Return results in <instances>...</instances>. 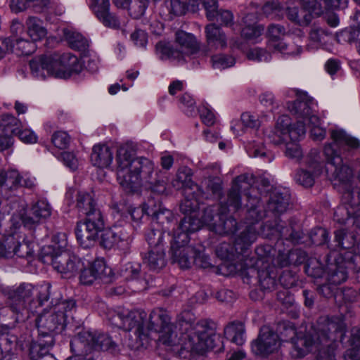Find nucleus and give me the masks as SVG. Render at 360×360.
I'll return each instance as SVG.
<instances>
[{
  "label": "nucleus",
  "instance_id": "1",
  "mask_svg": "<svg viewBox=\"0 0 360 360\" xmlns=\"http://www.w3.org/2000/svg\"><path fill=\"white\" fill-rule=\"evenodd\" d=\"M147 314L143 310L118 309L110 317L112 324L126 331H133L136 342L131 346L138 349L147 347L157 336L159 345L176 353L183 359H191L202 356L210 350H224L221 339L206 320L195 321L193 314L184 311L175 322L163 308H155L150 314L148 326L145 327Z\"/></svg>",
  "mask_w": 360,
  "mask_h": 360
},
{
  "label": "nucleus",
  "instance_id": "2",
  "mask_svg": "<svg viewBox=\"0 0 360 360\" xmlns=\"http://www.w3.org/2000/svg\"><path fill=\"white\" fill-rule=\"evenodd\" d=\"M345 333V325L340 319L319 321L309 328H295L288 325L283 332L286 341L291 345L290 355L301 359L308 354H324L333 348L338 340H342Z\"/></svg>",
  "mask_w": 360,
  "mask_h": 360
},
{
  "label": "nucleus",
  "instance_id": "3",
  "mask_svg": "<svg viewBox=\"0 0 360 360\" xmlns=\"http://www.w3.org/2000/svg\"><path fill=\"white\" fill-rule=\"evenodd\" d=\"M115 161L117 179L125 191L134 192L149 184L155 192H165L166 183L155 178L154 162L148 158L136 156L131 144L127 143L118 148Z\"/></svg>",
  "mask_w": 360,
  "mask_h": 360
},
{
  "label": "nucleus",
  "instance_id": "4",
  "mask_svg": "<svg viewBox=\"0 0 360 360\" xmlns=\"http://www.w3.org/2000/svg\"><path fill=\"white\" fill-rule=\"evenodd\" d=\"M332 142L325 145L323 153L327 162L334 167L333 174L341 183V191H347L353 186V172L352 169L342 163V154L349 149H356L360 146L359 141L341 129L330 130Z\"/></svg>",
  "mask_w": 360,
  "mask_h": 360
},
{
  "label": "nucleus",
  "instance_id": "5",
  "mask_svg": "<svg viewBox=\"0 0 360 360\" xmlns=\"http://www.w3.org/2000/svg\"><path fill=\"white\" fill-rule=\"evenodd\" d=\"M76 207L79 212L86 216L84 221L77 222L75 229L77 240L84 248L93 246L105 226L103 215L96 207L91 193L79 191L77 195Z\"/></svg>",
  "mask_w": 360,
  "mask_h": 360
},
{
  "label": "nucleus",
  "instance_id": "6",
  "mask_svg": "<svg viewBox=\"0 0 360 360\" xmlns=\"http://www.w3.org/2000/svg\"><path fill=\"white\" fill-rule=\"evenodd\" d=\"M32 75L44 79L46 76L67 79L79 73L82 65L70 53H53L36 57L30 62Z\"/></svg>",
  "mask_w": 360,
  "mask_h": 360
},
{
  "label": "nucleus",
  "instance_id": "7",
  "mask_svg": "<svg viewBox=\"0 0 360 360\" xmlns=\"http://www.w3.org/2000/svg\"><path fill=\"white\" fill-rule=\"evenodd\" d=\"M305 133V127L301 122L292 125L291 119L288 115H281L277 120L274 130L267 136L274 144L285 143V155L299 160L302 156V151L297 142Z\"/></svg>",
  "mask_w": 360,
  "mask_h": 360
},
{
  "label": "nucleus",
  "instance_id": "8",
  "mask_svg": "<svg viewBox=\"0 0 360 360\" xmlns=\"http://www.w3.org/2000/svg\"><path fill=\"white\" fill-rule=\"evenodd\" d=\"M71 350L78 355H87L94 351H106L118 354L119 345L106 334L98 332L82 330L75 336L70 342Z\"/></svg>",
  "mask_w": 360,
  "mask_h": 360
},
{
  "label": "nucleus",
  "instance_id": "9",
  "mask_svg": "<svg viewBox=\"0 0 360 360\" xmlns=\"http://www.w3.org/2000/svg\"><path fill=\"white\" fill-rule=\"evenodd\" d=\"M190 238L186 233H174L171 243L172 257L174 262L182 269H188L192 263L196 266L207 269L211 266L207 255L191 246L187 245Z\"/></svg>",
  "mask_w": 360,
  "mask_h": 360
},
{
  "label": "nucleus",
  "instance_id": "10",
  "mask_svg": "<svg viewBox=\"0 0 360 360\" xmlns=\"http://www.w3.org/2000/svg\"><path fill=\"white\" fill-rule=\"evenodd\" d=\"M35 288L30 283H23L18 287H7L2 292L7 297V304L12 313L17 315V319L24 320L30 316L36 307L33 295Z\"/></svg>",
  "mask_w": 360,
  "mask_h": 360
},
{
  "label": "nucleus",
  "instance_id": "11",
  "mask_svg": "<svg viewBox=\"0 0 360 360\" xmlns=\"http://www.w3.org/2000/svg\"><path fill=\"white\" fill-rule=\"evenodd\" d=\"M257 240V232L253 227L242 231L236 238L234 245L228 243H221L216 248V255L222 260L231 262L233 269H236L237 261H242L247 250Z\"/></svg>",
  "mask_w": 360,
  "mask_h": 360
},
{
  "label": "nucleus",
  "instance_id": "12",
  "mask_svg": "<svg viewBox=\"0 0 360 360\" xmlns=\"http://www.w3.org/2000/svg\"><path fill=\"white\" fill-rule=\"evenodd\" d=\"M175 41L179 47V51L174 50L169 44L163 42H159L156 44V51L160 54L162 59L178 58L179 52L191 56L198 53L200 50V43L195 37L185 31H176Z\"/></svg>",
  "mask_w": 360,
  "mask_h": 360
},
{
  "label": "nucleus",
  "instance_id": "13",
  "mask_svg": "<svg viewBox=\"0 0 360 360\" xmlns=\"http://www.w3.org/2000/svg\"><path fill=\"white\" fill-rule=\"evenodd\" d=\"M281 346V340L276 333L268 326L261 328L257 338L252 343V352L258 356L266 357L276 352Z\"/></svg>",
  "mask_w": 360,
  "mask_h": 360
},
{
  "label": "nucleus",
  "instance_id": "14",
  "mask_svg": "<svg viewBox=\"0 0 360 360\" xmlns=\"http://www.w3.org/2000/svg\"><path fill=\"white\" fill-rule=\"evenodd\" d=\"M219 211L218 206H209L203 209L202 214L200 219L197 217L195 220H192V217H184L181 220L178 229L174 233H186L189 236V233L198 231L202 226H207L212 231V226L217 224V214L215 212Z\"/></svg>",
  "mask_w": 360,
  "mask_h": 360
},
{
  "label": "nucleus",
  "instance_id": "15",
  "mask_svg": "<svg viewBox=\"0 0 360 360\" xmlns=\"http://www.w3.org/2000/svg\"><path fill=\"white\" fill-rule=\"evenodd\" d=\"M308 169H300L297 172L295 179L304 187H311L314 184L315 176L319 175L323 167V162L320 160L319 154L316 150H311L306 159Z\"/></svg>",
  "mask_w": 360,
  "mask_h": 360
},
{
  "label": "nucleus",
  "instance_id": "16",
  "mask_svg": "<svg viewBox=\"0 0 360 360\" xmlns=\"http://www.w3.org/2000/svg\"><path fill=\"white\" fill-rule=\"evenodd\" d=\"M51 264L55 270L65 278L74 276L82 266L78 257L65 251L52 255Z\"/></svg>",
  "mask_w": 360,
  "mask_h": 360
},
{
  "label": "nucleus",
  "instance_id": "17",
  "mask_svg": "<svg viewBox=\"0 0 360 360\" xmlns=\"http://www.w3.org/2000/svg\"><path fill=\"white\" fill-rule=\"evenodd\" d=\"M64 312L53 310L44 311L36 319V326L39 335L51 336L65 321Z\"/></svg>",
  "mask_w": 360,
  "mask_h": 360
},
{
  "label": "nucleus",
  "instance_id": "18",
  "mask_svg": "<svg viewBox=\"0 0 360 360\" xmlns=\"http://www.w3.org/2000/svg\"><path fill=\"white\" fill-rule=\"evenodd\" d=\"M253 183L254 177L252 174H244L238 176L233 181V187L229 191L227 205L234 211L240 209V193L252 189V184Z\"/></svg>",
  "mask_w": 360,
  "mask_h": 360
},
{
  "label": "nucleus",
  "instance_id": "19",
  "mask_svg": "<svg viewBox=\"0 0 360 360\" xmlns=\"http://www.w3.org/2000/svg\"><path fill=\"white\" fill-rule=\"evenodd\" d=\"M100 233H102L100 244L105 249L117 248L124 250L131 242L129 234L123 229H103Z\"/></svg>",
  "mask_w": 360,
  "mask_h": 360
},
{
  "label": "nucleus",
  "instance_id": "20",
  "mask_svg": "<svg viewBox=\"0 0 360 360\" xmlns=\"http://www.w3.org/2000/svg\"><path fill=\"white\" fill-rule=\"evenodd\" d=\"M302 8L300 10L297 7L288 8L286 15L289 20L300 25L307 26L312 20L314 15H319L322 13L320 5H317L316 9L305 6L304 1H301Z\"/></svg>",
  "mask_w": 360,
  "mask_h": 360
},
{
  "label": "nucleus",
  "instance_id": "21",
  "mask_svg": "<svg viewBox=\"0 0 360 360\" xmlns=\"http://www.w3.org/2000/svg\"><path fill=\"white\" fill-rule=\"evenodd\" d=\"M90 8L98 19L106 27H120L118 18L110 12V0H90Z\"/></svg>",
  "mask_w": 360,
  "mask_h": 360
},
{
  "label": "nucleus",
  "instance_id": "22",
  "mask_svg": "<svg viewBox=\"0 0 360 360\" xmlns=\"http://www.w3.org/2000/svg\"><path fill=\"white\" fill-rule=\"evenodd\" d=\"M205 34L210 51L224 49L227 46L228 40L225 32L215 23H210L205 27Z\"/></svg>",
  "mask_w": 360,
  "mask_h": 360
},
{
  "label": "nucleus",
  "instance_id": "23",
  "mask_svg": "<svg viewBox=\"0 0 360 360\" xmlns=\"http://www.w3.org/2000/svg\"><path fill=\"white\" fill-rule=\"evenodd\" d=\"M185 199L180 205V210L185 214V217H192L195 220L198 215L200 209V198L204 195V193L200 188L199 190H192V188H186L184 191Z\"/></svg>",
  "mask_w": 360,
  "mask_h": 360
},
{
  "label": "nucleus",
  "instance_id": "24",
  "mask_svg": "<svg viewBox=\"0 0 360 360\" xmlns=\"http://www.w3.org/2000/svg\"><path fill=\"white\" fill-rule=\"evenodd\" d=\"M248 198V203L247 204V224H248L243 231H246L249 227H253L258 236L256 223L261 220L264 216L265 212L263 210V205L257 197H252L251 193L247 192L245 193Z\"/></svg>",
  "mask_w": 360,
  "mask_h": 360
},
{
  "label": "nucleus",
  "instance_id": "25",
  "mask_svg": "<svg viewBox=\"0 0 360 360\" xmlns=\"http://www.w3.org/2000/svg\"><path fill=\"white\" fill-rule=\"evenodd\" d=\"M329 257H334L335 262L327 264L328 281L330 284L338 285L345 282L347 278L346 262L342 258L336 259L337 256L335 252L330 253Z\"/></svg>",
  "mask_w": 360,
  "mask_h": 360
},
{
  "label": "nucleus",
  "instance_id": "26",
  "mask_svg": "<svg viewBox=\"0 0 360 360\" xmlns=\"http://www.w3.org/2000/svg\"><path fill=\"white\" fill-rule=\"evenodd\" d=\"M51 208L46 200H39L34 204L30 211L29 215L22 218L23 223L26 226H31L40 222L51 216Z\"/></svg>",
  "mask_w": 360,
  "mask_h": 360
},
{
  "label": "nucleus",
  "instance_id": "27",
  "mask_svg": "<svg viewBox=\"0 0 360 360\" xmlns=\"http://www.w3.org/2000/svg\"><path fill=\"white\" fill-rule=\"evenodd\" d=\"M113 151L106 144H96L92 148L91 161L99 168H108L112 162Z\"/></svg>",
  "mask_w": 360,
  "mask_h": 360
},
{
  "label": "nucleus",
  "instance_id": "28",
  "mask_svg": "<svg viewBox=\"0 0 360 360\" xmlns=\"http://www.w3.org/2000/svg\"><path fill=\"white\" fill-rule=\"evenodd\" d=\"M313 102L306 97L297 98L293 102L288 103V109L289 111L297 116V119H302L299 120L305 127L306 122L309 121V117L315 115L312 112L311 105Z\"/></svg>",
  "mask_w": 360,
  "mask_h": 360
},
{
  "label": "nucleus",
  "instance_id": "29",
  "mask_svg": "<svg viewBox=\"0 0 360 360\" xmlns=\"http://www.w3.org/2000/svg\"><path fill=\"white\" fill-rule=\"evenodd\" d=\"M226 208L221 206V210L217 213V224L212 226V231L219 235L232 234L237 230V222L234 218L228 216L225 212Z\"/></svg>",
  "mask_w": 360,
  "mask_h": 360
},
{
  "label": "nucleus",
  "instance_id": "30",
  "mask_svg": "<svg viewBox=\"0 0 360 360\" xmlns=\"http://www.w3.org/2000/svg\"><path fill=\"white\" fill-rule=\"evenodd\" d=\"M257 15L255 13H248L243 18L241 34L247 39L254 40L261 36L264 27L257 23Z\"/></svg>",
  "mask_w": 360,
  "mask_h": 360
},
{
  "label": "nucleus",
  "instance_id": "31",
  "mask_svg": "<svg viewBox=\"0 0 360 360\" xmlns=\"http://www.w3.org/2000/svg\"><path fill=\"white\" fill-rule=\"evenodd\" d=\"M166 264L164 248H150L148 254L143 257V264L150 270L158 271Z\"/></svg>",
  "mask_w": 360,
  "mask_h": 360
},
{
  "label": "nucleus",
  "instance_id": "32",
  "mask_svg": "<svg viewBox=\"0 0 360 360\" xmlns=\"http://www.w3.org/2000/svg\"><path fill=\"white\" fill-rule=\"evenodd\" d=\"M290 197L288 193H281L278 191H273L267 204V210L274 214L284 213L289 205Z\"/></svg>",
  "mask_w": 360,
  "mask_h": 360
},
{
  "label": "nucleus",
  "instance_id": "33",
  "mask_svg": "<svg viewBox=\"0 0 360 360\" xmlns=\"http://www.w3.org/2000/svg\"><path fill=\"white\" fill-rule=\"evenodd\" d=\"M27 34L33 41H40L47 34V30L41 19L35 16H29L25 21Z\"/></svg>",
  "mask_w": 360,
  "mask_h": 360
},
{
  "label": "nucleus",
  "instance_id": "34",
  "mask_svg": "<svg viewBox=\"0 0 360 360\" xmlns=\"http://www.w3.org/2000/svg\"><path fill=\"white\" fill-rule=\"evenodd\" d=\"M272 248L269 245L258 247L256 252L263 262H271L274 265L280 267L287 266L290 264L288 253L279 252L276 259H273L271 257Z\"/></svg>",
  "mask_w": 360,
  "mask_h": 360
},
{
  "label": "nucleus",
  "instance_id": "35",
  "mask_svg": "<svg viewBox=\"0 0 360 360\" xmlns=\"http://www.w3.org/2000/svg\"><path fill=\"white\" fill-rule=\"evenodd\" d=\"M245 326L240 321L229 323L224 330L225 338L237 345H242L245 341Z\"/></svg>",
  "mask_w": 360,
  "mask_h": 360
},
{
  "label": "nucleus",
  "instance_id": "36",
  "mask_svg": "<svg viewBox=\"0 0 360 360\" xmlns=\"http://www.w3.org/2000/svg\"><path fill=\"white\" fill-rule=\"evenodd\" d=\"M268 229L271 230V234L277 233L281 238L292 241V243H298L301 238V234L294 230L292 226H284L280 219H276L274 225H265Z\"/></svg>",
  "mask_w": 360,
  "mask_h": 360
},
{
  "label": "nucleus",
  "instance_id": "37",
  "mask_svg": "<svg viewBox=\"0 0 360 360\" xmlns=\"http://www.w3.org/2000/svg\"><path fill=\"white\" fill-rule=\"evenodd\" d=\"M35 41L25 39L22 37L16 39H10L9 51L15 53L16 55H30L36 49Z\"/></svg>",
  "mask_w": 360,
  "mask_h": 360
},
{
  "label": "nucleus",
  "instance_id": "38",
  "mask_svg": "<svg viewBox=\"0 0 360 360\" xmlns=\"http://www.w3.org/2000/svg\"><path fill=\"white\" fill-rule=\"evenodd\" d=\"M274 266H266L265 269L258 271L259 285L262 290H273L276 285V274L272 270Z\"/></svg>",
  "mask_w": 360,
  "mask_h": 360
},
{
  "label": "nucleus",
  "instance_id": "39",
  "mask_svg": "<svg viewBox=\"0 0 360 360\" xmlns=\"http://www.w3.org/2000/svg\"><path fill=\"white\" fill-rule=\"evenodd\" d=\"M350 344L351 348L345 354V360H360V328L352 330Z\"/></svg>",
  "mask_w": 360,
  "mask_h": 360
},
{
  "label": "nucleus",
  "instance_id": "40",
  "mask_svg": "<svg viewBox=\"0 0 360 360\" xmlns=\"http://www.w3.org/2000/svg\"><path fill=\"white\" fill-rule=\"evenodd\" d=\"M245 148L250 157L261 158L267 162H271L274 159V155L271 152L266 150L262 143L253 141L249 143Z\"/></svg>",
  "mask_w": 360,
  "mask_h": 360
},
{
  "label": "nucleus",
  "instance_id": "41",
  "mask_svg": "<svg viewBox=\"0 0 360 360\" xmlns=\"http://www.w3.org/2000/svg\"><path fill=\"white\" fill-rule=\"evenodd\" d=\"M172 185L174 188L179 189L184 188H192V190H199L200 188L197 184L191 181V176L186 169H180L177 171L176 179L172 181Z\"/></svg>",
  "mask_w": 360,
  "mask_h": 360
},
{
  "label": "nucleus",
  "instance_id": "42",
  "mask_svg": "<svg viewBox=\"0 0 360 360\" xmlns=\"http://www.w3.org/2000/svg\"><path fill=\"white\" fill-rule=\"evenodd\" d=\"M146 214L153 217V219L157 223L164 225L165 223H171L174 219V215L171 210L161 207L160 206L156 208V206L150 208L149 210H146Z\"/></svg>",
  "mask_w": 360,
  "mask_h": 360
},
{
  "label": "nucleus",
  "instance_id": "43",
  "mask_svg": "<svg viewBox=\"0 0 360 360\" xmlns=\"http://www.w3.org/2000/svg\"><path fill=\"white\" fill-rule=\"evenodd\" d=\"M20 127L21 122L15 116L10 114H4L1 116L0 128L3 132H11L12 134L15 135Z\"/></svg>",
  "mask_w": 360,
  "mask_h": 360
},
{
  "label": "nucleus",
  "instance_id": "44",
  "mask_svg": "<svg viewBox=\"0 0 360 360\" xmlns=\"http://www.w3.org/2000/svg\"><path fill=\"white\" fill-rule=\"evenodd\" d=\"M274 51L288 56H297L302 52V47L295 44H288L282 39L269 46Z\"/></svg>",
  "mask_w": 360,
  "mask_h": 360
},
{
  "label": "nucleus",
  "instance_id": "45",
  "mask_svg": "<svg viewBox=\"0 0 360 360\" xmlns=\"http://www.w3.org/2000/svg\"><path fill=\"white\" fill-rule=\"evenodd\" d=\"M290 279L291 281L285 283V276L283 275L281 276L280 281L285 288L277 293L278 300L286 307L292 305L294 302V298L288 290V288H290L294 284L295 280L291 277Z\"/></svg>",
  "mask_w": 360,
  "mask_h": 360
},
{
  "label": "nucleus",
  "instance_id": "46",
  "mask_svg": "<svg viewBox=\"0 0 360 360\" xmlns=\"http://www.w3.org/2000/svg\"><path fill=\"white\" fill-rule=\"evenodd\" d=\"M310 129V134L313 140L322 141L326 136V130L321 127V120L317 115H311L307 122Z\"/></svg>",
  "mask_w": 360,
  "mask_h": 360
},
{
  "label": "nucleus",
  "instance_id": "47",
  "mask_svg": "<svg viewBox=\"0 0 360 360\" xmlns=\"http://www.w3.org/2000/svg\"><path fill=\"white\" fill-rule=\"evenodd\" d=\"M335 242L336 247L341 249H349L354 246L355 238L353 236L347 234L344 230L335 232Z\"/></svg>",
  "mask_w": 360,
  "mask_h": 360
},
{
  "label": "nucleus",
  "instance_id": "48",
  "mask_svg": "<svg viewBox=\"0 0 360 360\" xmlns=\"http://www.w3.org/2000/svg\"><path fill=\"white\" fill-rule=\"evenodd\" d=\"M287 34L284 26L279 24H271L268 27L267 36L269 37V46L282 39Z\"/></svg>",
  "mask_w": 360,
  "mask_h": 360
},
{
  "label": "nucleus",
  "instance_id": "49",
  "mask_svg": "<svg viewBox=\"0 0 360 360\" xmlns=\"http://www.w3.org/2000/svg\"><path fill=\"white\" fill-rule=\"evenodd\" d=\"M211 61L213 68L217 70H224L232 67L235 64V59L232 56L225 54L214 55Z\"/></svg>",
  "mask_w": 360,
  "mask_h": 360
},
{
  "label": "nucleus",
  "instance_id": "50",
  "mask_svg": "<svg viewBox=\"0 0 360 360\" xmlns=\"http://www.w3.org/2000/svg\"><path fill=\"white\" fill-rule=\"evenodd\" d=\"M16 239L14 236H8L0 240V257H12L15 255Z\"/></svg>",
  "mask_w": 360,
  "mask_h": 360
},
{
  "label": "nucleus",
  "instance_id": "51",
  "mask_svg": "<svg viewBox=\"0 0 360 360\" xmlns=\"http://www.w3.org/2000/svg\"><path fill=\"white\" fill-rule=\"evenodd\" d=\"M148 0H130L128 8L129 14L134 18H141L145 13Z\"/></svg>",
  "mask_w": 360,
  "mask_h": 360
},
{
  "label": "nucleus",
  "instance_id": "52",
  "mask_svg": "<svg viewBox=\"0 0 360 360\" xmlns=\"http://www.w3.org/2000/svg\"><path fill=\"white\" fill-rule=\"evenodd\" d=\"M71 141V137L64 131H55L51 136V143L53 146L60 150L68 148Z\"/></svg>",
  "mask_w": 360,
  "mask_h": 360
},
{
  "label": "nucleus",
  "instance_id": "53",
  "mask_svg": "<svg viewBox=\"0 0 360 360\" xmlns=\"http://www.w3.org/2000/svg\"><path fill=\"white\" fill-rule=\"evenodd\" d=\"M53 345V340H51L44 344L42 342H36L31 345L30 349V355L32 359L38 360V359L44 356L49 350V347Z\"/></svg>",
  "mask_w": 360,
  "mask_h": 360
},
{
  "label": "nucleus",
  "instance_id": "54",
  "mask_svg": "<svg viewBox=\"0 0 360 360\" xmlns=\"http://www.w3.org/2000/svg\"><path fill=\"white\" fill-rule=\"evenodd\" d=\"M342 200L351 207L360 205V188L353 186L342 193Z\"/></svg>",
  "mask_w": 360,
  "mask_h": 360
},
{
  "label": "nucleus",
  "instance_id": "55",
  "mask_svg": "<svg viewBox=\"0 0 360 360\" xmlns=\"http://www.w3.org/2000/svg\"><path fill=\"white\" fill-rule=\"evenodd\" d=\"M67 37L70 45L74 49L84 51L89 46V41L78 32H72Z\"/></svg>",
  "mask_w": 360,
  "mask_h": 360
},
{
  "label": "nucleus",
  "instance_id": "56",
  "mask_svg": "<svg viewBox=\"0 0 360 360\" xmlns=\"http://www.w3.org/2000/svg\"><path fill=\"white\" fill-rule=\"evenodd\" d=\"M89 267L98 279L104 278L111 272V269L106 266L103 259H95Z\"/></svg>",
  "mask_w": 360,
  "mask_h": 360
},
{
  "label": "nucleus",
  "instance_id": "57",
  "mask_svg": "<svg viewBox=\"0 0 360 360\" xmlns=\"http://www.w3.org/2000/svg\"><path fill=\"white\" fill-rule=\"evenodd\" d=\"M16 345V338L11 334H2L0 336V351L6 354H12Z\"/></svg>",
  "mask_w": 360,
  "mask_h": 360
},
{
  "label": "nucleus",
  "instance_id": "58",
  "mask_svg": "<svg viewBox=\"0 0 360 360\" xmlns=\"http://www.w3.org/2000/svg\"><path fill=\"white\" fill-rule=\"evenodd\" d=\"M146 240L150 248H163V232L162 230L151 229L146 233Z\"/></svg>",
  "mask_w": 360,
  "mask_h": 360
},
{
  "label": "nucleus",
  "instance_id": "59",
  "mask_svg": "<svg viewBox=\"0 0 360 360\" xmlns=\"http://www.w3.org/2000/svg\"><path fill=\"white\" fill-rule=\"evenodd\" d=\"M282 9V6L278 1L267 2L262 7L263 13L268 18H274Z\"/></svg>",
  "mask_w": 360,
  "mask_h": 360
},
{
  "label": "nucleus",
  "instance_id": "60",
  "mask_svg": "<svg viewBox=\"0 0 360 360\" xmlns=\"http://www.w3.org/2000/svg\"><path fill=\"white\" fill-rule=\"evenodd\" d=\"M247 56L248 59L258 62L269 61L271 59L270 53L260 48L250 49Z\"/></svg>",
  "mask_w": 360,
  "mask_h": 360
},
{
  "label": "nucleus",
  "instance_id": "61",
  "mask_svg": "<svg viewBox=\"0 0 360 360\" xmlns=\"http://www.w3.org/2000/svg\"><path fill=\"white\" fill-rule=\"evenodd\" d=\"M311 242L317 245L325 244L328 239V232L323 228L314 229L310 235Z\"/></svg>",
  "mask_w": 360,
  "mask_h": 360
},
{
  "label": "nucleus",
  "instance_id": "62",
  "mask_svg": "<svg viewBox=\"0 0 360 360\" xmlns=\"http://www.w3.org/2000/svg\"><path fill=\"white\" fill-rule=\"evenodd\" d=\"M151 202L153 201H149L148 204L146 205L144 207H134L132 206L129 207L128 212L131 216V220L139 224L141 219L143 218L144 214H146V210H149L151 208Z\"/></svg>",
  "mask_w": 360,
  "mask_h": 360
},
{
  "label": "nucleus",
  "instance_id": "63",
  "mask_svg": "<svg viewBox=\"0 0 360 360\" xmlns=\"http://www.w3.org/2000/svg\"><path fill=\"white\" fill-rule=\"evenodd\" d=\"M34 251L31 247V243L26 241L19 243L16 240L15 246V255L19 257H27L33 254Z\"/></svg>",
  "mask_w": 360,
  "mask_h": 360
},
{
  "label": "nucleus",
  "instance_id": "64",
  "mask_svg": "<svg viewBox=\"0 0 360 360\" xmlns=\"http://www.w3.org/2000/svg\"><path fill=\"white\" fill-rule=\"evenodd\" d=\"M340 37L349 43L358 42L360 39V27L359 26L350 27L342 31Z\"/></svg>",
  "mask_w": 360,
  "mask_h": 360
}]
</instances>
